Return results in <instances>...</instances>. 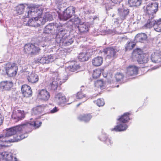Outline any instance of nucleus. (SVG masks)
<instances>
[{
	"mask_svg": "<svg viewBox=\"0 0 161 161\" xmlns=\"http://www.w3.org/2000/svg\"><path fill=\"white\" fill-rule=\"evenodd\" d=\"M36 62L41 64H46L45 55L42 57H39L36 60Z\"/></svg>",
	"mask_w": 161,
	"mask_h": 161,
	"instance_id": "44",
	"label": "nucleus"
},
{
	"mask_svg": "<svg viewBox=\"0 0 161 161\" xmlns=\"http://www.w3.org/2000/svg\"><path fill=\"white\" fill-rule=\"evenodd\" d=\"M96 104L99 107L103 106L105 104L103 99L99 98L96 101Z\"/></svg>",
	"mask_w": 161,
	"mask_h": 161,
	"instance_id": "43",
	"label": "nucleus"
},
{
	"mask_svg": "<svg viewBox=\"0 0 161 161\" xmlns=\"http://www.w3.org/2000/svg\"><path fill=\"white\" fill-rule=\"evenodd\" d=\"M5 134H0V146L5 147L4 143L9 142V140H8Z\"/></svg>",
	"mask_w": 161,
	"mask_h": 161,
	"instance_id": "28",
	"label": "nucleus"
},
{
	"mask_svg": "<svg viewBox=\"0 0 161 161\" xmlns=\"http://www.w3.org/2000/svg\"><path fill=\"white\" fill-rule=\"evenodd\" d=\"M21 91L24 97H28L32 96V91L31 87L26 84L22 86Z\"/></svg>",
	"mask_w": 161,
	"mask_h": 161,
	"instance_id": "13",
	"label": "nucleus"
},
{
	"mask_svg": "<svg viewBox=\"0 0 161 161\" xmlns=\"http://www.w3.org/2000/svg\"><path fill=\"white\" fill-rule=\"evenodd\" d=\"M95 86L98 88H101L103 86V81L101 80L96 81L94 83Z\"/></svg>",
	"mask_w": 161,
	"mask_h": 161,
	"instance_id": "41",
	"label": "nucleus"
},
{
	"mask_svg": "<svg viewBox=\"0 0 161 161\" xmlns=\"http://www.w3.org/2000/svg\"><path fill=\"white\" fill-rule=\"evenodd\" d=\"M152 61L155 63L161 62V52H154L151 56Z\"/></svg>",
	"mask_w": 161,
	"mask_h": 161,
	"instance_id": "19",
	"label": "nucleus"
},
{
	"mask_svg": "<svg viewBox=\"0 0 161 161\" xmlns=\"http://www.w3.org/2000/svg\"><path fill=\"white\" fill-rule=\"evenodd\" d=\"M3 117L1 114H0V125L3 123Z\"/></svg>",
	"mask_w": 161,
	"mask_h": 161,
	"instance_id": "48",
	"label": "nucleus"
},
{
	"mask_svg": "<svg viewBox=\"0 0 161 161\" xmlns=\"http://www.w3.org/2000/svg\"><path fill=\"white\" fill-rule=\"evenodd\" d=\"M128 4L130 7H137L141 5L142 0H128Z\"/></svg>",
	"mask_w": 161,
	"mask_h": 161,
	"instance_id": "26",
	"label": "nucleus"
},
{
	"mask_svg": "<svg viewBox=\"0 0 161 161\" xmlns=\"http://www.w3.org/2000/svg\"><path fill=\"white\" fill-rule=\"evenodd\" d=\"M29 125L21 124L6 129L5 134L8 137L13 136V138L9 140V142H17L25 138V129L27 128Z\"/></svg>",
	"mask_w": 161,
	"mask_h": 161,
	"instance_id": "2",
	"label": "nucleus"
},
{
	"mask_svg": "<svg viewBox=\"0 0 161 161\" xmlns=\"http://www.w3.org/2000/svg\"><path fill=\"white\" fill-rule=\"evenodd\" d=\"M45 108L44 106H39L37 107L35 109V112L37 114H40L43 113Z\"/></svg>",
	"mask_w": 161,
	"mask_h": 161,
	"instance_id": "39",
	"label": "nucleus"
},
{
	"mask_svg": "<svg viewBox=\"0 0 161 161\" xmlns=\"http://www.w3.org/2000/svg\"><path fill=\"white\" fill-rule=\"evenodd\" d=\"M31 49L30 55L31 57L36 54L37 53H38L41 50V49L40 47L35 46V45L33 44L31 45Z\"/></svg>",
	"mask_w": 161,
	"mask_h": 161,
	"instance_id": "30",
	"label": "nucleus"
},
{
	"mask_svg": "<svg viewBox=\"0 0 161 161\" xmlns=\"http://www.w3.org/2000/svg\"><path fill=\"white\" fill-rule=\"evenodd\" d=\"M57 30L58 34L59 36H63L65 34V29L64 26L61 24L58 25L57 26Z\"/></svg>",
	"mask_w": 161,
	"mask_h": 161,
	"instance_id": "29",
	"label": "nucleus"
},
{
	"mask_svg": "<svg viewBox=\"0 0 161 161\" xmlns=\"http://www.w3.org/2000/svg\"><path fill=\"white\" fill-rule=\"evenodd\" d=\"M138 68L135 65H129L127 68L126 74L129 76H132L138 74Z\"/></svg>",
	"mask_w": 161,
	"mask_h": 161,
	"instance_id": "15",
	"label": "nucleus"
},
{
	"mask_svg": "<svg viewBox=\"0 0 161 161\" xmlns=\"http://www.w3.org/2000/svg\"><path fill=\"white\" fill-rule=\"evenodd\" d=\"M4 68L6 74L8 77H14L17 73L18 67L16 63L8 62L5 64Z\"/></svg>",
	"mask_w": 161,
	"mask_h": 161,
	"instance_id": "5",
	"label": "nucleus"
},
{
	"mask_svg": "<svg viewBox=\"0 0 161 161\" xmlns=\"http://www.w3.org/2000/svg\"><path fill=\"white\" fill-rule=\"evenodd\" d=\"M136 45V43L133 42H128L125 46L126 51L131 50L135 47Z\"/></svg>",
	"mask_w": 161,
	"mask_h": 161,
	"instance_id": "33",
	"label": "nucleus"
},
{
	"mask_svg": "<svg viewBox=\"0 0 161 161\" xmlns=\"http://www.w3.org/2000/svg\"><path fill=\"white\" fill-rule=\"evenodd\" d=\"M73 42L72 38L69 39L68 38L64 39L63 37L60 40L59 43L60 46H68L70 45Z\"/></svg>",
	"mask_w": 161,
	"mask_h": 161,
	"instance_id": "23",
	"label": "nucleus"
},
{
	"mask_svg": "<svg viewBox=\"0 0 161 161\" xmlns=\"http://www.w3.org/2000/svg\"><path fill=\"white\" fill-rule=\"evenodd\" d=\"M147 38V35L145 33H141L137 34L135 37V40L137 42H143Z\"/></svg>",
	"mask_w": 161,
	"mask_h": 161,
	"instance_id": "24",
	"label": "nucleus"
},
{
	"mask_svg": "<svg viewBox=\"0 0 161 161\" xmlns=\"http://www.w3.org/2000/svg\"><path fill=\"white\" fill-rule=\"evenodd\" d=\"M26 78L28 81L31 84L36 83L39 80L38 75L34 73H31L28 75Z\"/></svg>",
	"mask_w": 161,
	"mask_h": 161,
	"instance_id": "18",
	"label": "nucleus"
},
{
	"mask_svg": "<svg viewBox=\"0 0 161 161\" xmlns=\"http://www.w3.org/2000/svg\"><path fill=\"white\" fill-rule=\"evenodd\" d=\"M45 58L46 64H49L54 61L58 58V57L56 54H50L45 55Z\"/></svg>",
	"mask_w": 161,
	"mask_h": 161,
	"instance_id": "22",
	"label": "nucleus"
},
{
	"mask_svg": "<svg viewBox=\"0 0 161 161\" xmlns=\"http://www.w3.org/2000/svg\"><path fill=\"white\" fill-rule=\"evenodd\" d=\"M158 3L157 2L149 3L147 4L145 11L148 14H156L158 10Z\"/></svg>",
	"mask_w": 161,
	"mask_h": 161,
	"instance_id": "8",
	"label": "nucleus"
},
{
	"mask_svg": "<svg viewBox=\"0 0 161 161\" xmlns=\"http://www.w3.org/2000/svg\"><path fill=\"white\" fill-rule=\"evenodd\" d=\"M78 58L81 62L87 61L89 59V57L87 53H82L79 54Z\"/></svg>",
	"mask_w": 161,
	"mask_h": 161,
	"instance_id": "32",
	"label": "nucleus"
},
{
	"mask_svg": "<svg viewBox=\"0 0 161 161\" xmlns=\"http://www.w3.org/2000/svg\"><path fill=\"white\" fill-rule=\"evenodd\" d=\"M118 51L115 47H108L103 49V52L106 55V57L109 59H113L116 57Z\"/></svg>",
	"mask_w": 161,
	"mask_h": 161,
	"instance_id": "10",
	"label": "nucleus"
},
{
	"mask_svg": "<svg viewBox=\"0 0 161 161\" xmlns=\"http://www.w3.org/2000/svg\"><path fill=\"white\" fill-rule=\"evenodd\" d=\"M54 25L53 24L50 23L47 25L45 28L44 31L47 33H49L54 29Z\"/></svg>",
	"mask_w": 161,
	"mask_h": 161,
	"instance_id": "37",
	"label": "nucleus"
},
{
	"mask_svg": "<svg viewBox=\"0 0 161 161\" xmlns=\"http://www.w3.org/2000/svg\"><path fill=\"white\" fill-rule=\"evenodd\" d=\"M25 117V112L23 110L16 109L13 110L11 115V119L14 122H17L21 120Z\"/></svg>",
	"mask_w": 161,
	"mask_h": 161,
	"instance_id": "9",
	"label": "nucleus"
},
{
	"mask_svg": "<svg viewBox=\"0 0 161 161\" xmlns=\"http://www.w3.org/2000/svg\"><path fill=\"white\" fill-rule=\"evenodd\" d=\"M119 86V85H118V86H117V87H118Z\"/></svg>",
	"mask_w": 161,
	"mask_h": 161,
	"instance_id": "50",
	"label": "nucleus"
},
{
	"mask_svg": "<svg viewBox=\"0 0 161 161\" xmlns=\"http://www.w3.org/2000/svg\"><path fill=\"white\" fill-rule=\"evenodd\" d=\"M58 110L57 107H55L52 110H51L50 112L51 113H54L57 112Z\"/></svg>",
	"mask_w": 161,
	"mask_h": 161,
	"instance_id": "46",
	"label": "nucleus"
},
{
	"mask_svg": "<svg viewBox=\"0 0 161 161\" xmlns=\"http://www.w3.org/2000/svg\"><path fill=\"white\" fill-rule=\"evenodd\" d=\"M105 139L104 141L105 142V144L108 146V147H110L112 145L113 143V141L109 138L105 136H102L101 139Z\"/></svg>",
	"mask_w": 161,
	"mask_h": 161,
	"instance_id": "38",
	"label": "nucleus"
},
{
	"mask_svg": "<svg viewBox=\"0 0 161 161\" xmlns=\"http://www.w3.org/2000/svg\"><path fill=\"white\" fill-rule=\"evenodd\" d=\"M13 161H18V160L17 158L16 157H15L14 158V160Z\"/></svg>",
	"mask_w": 161,
	"mask_h": 161,
	"instance_id": "49",
	"label": "nucleus"
},
{
	"mask_svg": "<svg viewBox=\"0 0 161 161\" xmlns=\"http://www.w3.org/2000/svg\"><path fill=\"white\" fill-rule=\"evenodd\" d=\"M58 86V82L55 80L53 81L51 84L52 90H56Z\"/></svg>",
	"mask_w": 161,
	"mask_h": 161,
	"instance_id": "42",
	"label": "nucleus"
},
{
	"mask_svg": "<svg viewBox=\"0 0 161 161\" xmlns=\"http://www.w3.org/2000/svg\"><path fill=\"white\" fill-rule=\"evenodd\" d=\"M86 95L85 94H84L82 92H78L77 94L76 95V98L77 99H81L86 97Z\"/></svg>",
	"mask_w": 161,
	"mask_h": 161,
	"instance_id": "45",
	"label": "nucleus"
},
{
	"mask_svg": "<svg viewBox=\"0 0 161 161\" xmlns=\"http://www.w3.org/2000/svg\"><path fill=\"white\" fill-rule=\"evenodd\" d=\"M112 2L115 4L119 3L122 0H111Z\"/></svg>",
	"mask_w": 161,
	"mask_h": 161,
	"instance_id": "47",
	"label": "nucleus"
},
{
	"mask_svg": "<svg viewBox=\"0 0 161 161\" xmlns=\"http://www.w3.org/2000/svg\"><path fill=\"white\" fill-rule=\"evenodd\" d=\"M92 118L90 114H84L80 115L78 117V119L80 121H84L85 122H88Z\"/></svg>",
	"mask_w": 161,
	"mask_h": 161,
	"instance_id": "21",
	"label": "nucleus"
},
{
	"mask_svg": "<svg viewBox=\"0 0 161 161\" xmlns=\"http://www.w3.org/2000/svg\"><path fill=\"white\" fill-rule=\"evenodd\" d=\"M38 97L41 101L46 102L50 99V95L49 92L47 90L42 89L39 91Z\"/></svg>",
	"mask_w": 161,
	"mask_h": 161,
	"instance_id": "11",
	"label": "nucleus"
},
{
	"mask_svg": "<svg viewBox=\"0 0 161 161\" xmlns=\"http://www.w3.org/2000/svg\"><path fill=\"white\" fill-rule=\"evenodd\" d=\"M149 54L148 53H144L141 48H136L133 51L131 58L133 60H136L138 63L143 64L147 63L149 59Z\"/></svg>",
	"mask_w": 161,
	"mask_h": 161,
	"instance_id": "3",
	"label": "nucleus"
},
{
	"mask_svg": "<svg viewBox=\"0 0 161 161\" xmlns=\"http://www.w3.org/2000/svg\"><path fill=\"white\" fill-rule=\"evenodd\" d=\"M153 17L148 19L146 24V26L148 28L153 27L154 30L157 32H161V18L154 20Z\"/></svg>",
	"mask_w": 161,
	"mask_h": 161,
	"instance_id": "7",
	"label": "nucleus"
},
{
	"mask_svg": "<svg viewBox=\"0 0 161 161\" xmlns=\"http://www.w3.org/2000/svg\"><path fill=\"white\" fill-rule=\"evenodd\" d=\"M42 124V122L39 121L38 120H36V121H33L31 122V123H25L23 124V125H30L26 129H25V133H26V134H27L30 132H31L32 129V126L34 127L35 128H37L40 127Z\"/></svg>",
	"mask_w": 161,
	"mask_h": 161,
	"instance_id": "12",
	"label": "nucleus"
},
{
	"mask_svg": "<svg viewBox=\"0 0 161 161\" xmlns=\"http://www.w3.org/2000/svg\"><path fill=\"white\" fill-rule=\"evenodd\" d=\"M102 70L103 71V69L100 68H98L94 70L92 74L93 78L96 79L99 78L101 75Z\"/></svg>",
	"mask_w": 161,
	"mask_h": 161,
	"instance_id": "27",
	"label": "nucleus"
},
{
	"mask_svg": "<svg viewBox=\"0 0 161 161\" xmlns=\"http://www.w3.org/2000/svg\"><path fill=\"white\" fill-rule=\"evenodd\" d=\"M79 30L81 33H85L88 31V26L84 24H80L78 26Z\"/></svg>",
	"mask_w": 161,
	"mask_h": 161,
	"instance_id": "34",
	"label": "nucleus"
},
{
	"mask_svg": "<svg viewBox=\"0 0 161 161\" xmlns=\"http://www.w3.org/2000/svg\"><path fill=\"white\" fill-rule=\"evenodd\" d=\"M118 11L120 16L124 18H125V17L129 13V10L128 9L122 10V9H119Z\"/></svg>",
	"mask_w": 161,
	"mask_h": 161,
	"instance_id": "36",
	"label": "nucleus"
},
{
	"mask_svg": "<svg viewBox=\"0 0 161 161\" xmlns=\"http://www.w3.org/2000/svg\"><path fill=\"white\" fill-rule=\"evenodd\" d=\"M28 11L26 12L24 19L36 16L30 19L25 25L30 27H38L41 25H43L46 22V19L41 16L42 15L43 8L36 5H32L28 7Z\"/></svg>",
	"mask_w": 161,
	"mask_h": 161,
	"instance_id": "1",
	"label": "nucleus"
},
{
	"mask_svg": "<svg viewBox=\"0 0 161 161\" xmlns=\"http://www.w3.org/2000/svg\"><path fill=\"white\" fill-rule=\"evenodd\" d=\"M13 86V83L9 81H3L0 83V87L4 90H9Z\"/></svg>",
	"mask_w": 161,
	"mask_h": 161,
	"instance_id": "17",
	"label": "nucleus"
},
{
	"mask_svg": "<svg viewBox=\"0 0 161 161\" xmlns=\"http://www.w3.org/2000/svg\"><path fill=\"white\" fill-rule=\"evenodd\" d=\"M103 58L102 57L97 56L94 58L92 61V65L95 67L101 66L103 63Z\"/></svg>",
	"mask_w": 161,
	"mask_h": 161,
	"instance_id": "20",
	"label": "nucleus"
},
{
	"mask_svg": "<svg viewBox=\"0 0 161 161\" xmlns=\"http://www.w3.org/2000/svg\"><path fill=\"white\" fill-rule=\"evenodd\" d=\"M80 66L76 62L73 61L70 63V64L67 67L66 70L68 72H77L80 69Z\"/></svg>",
	"mask_w": 161,
	"mask_h": 161,
	"instance_id": "14",
	"label": "nucleus"
},
{
	"mask_svg": "<svg viewBox=\"0 0 161 161\" xmlns=\"http://www.w3.org/2000/svg\"><path fill=\"white\" fill-rule=\"evenodd\" d=\"M32 43H28L25 44L24 46V50L26 53L30 55Z\"/></svg>",
	"mask_w": 161,
	"mask_h": 161,
	"instance_id": "35",
	"label": "nucleus"
},
{
	"mask_svg": "<svg viewBox=\"0 0 161 161\" xmlns=\"http://www.w3.org/2000/svg\"><path fill=\"white\" fill-rule=\"evenodd\" d=\"M25 6L24 4H20L18 5L16 8V13L19 15L23 14L25 10Z\"/></svg>",
	"mask_w": 161,
	"mask_h": 161,
	"instance_id": "31",
	"label": "nucleus"
},
{
	"mask_svg": "<svg viewBox=\"0 0 161 161\" xmlns=\"http://www.w3.org/2000/svg\"><path fill=\"white\" fill-rule=\"evenodd\" d=\"M12 158V156L9 154L7 152L0 153V161L1 160L5 159L9 161Z\"/></svg>",
	"mask_w": 161,
	"mask_h": 161,
	"instance_id": "25",
	"label": "nucleus"
},
{
	"mask_svg": "<svg viewBox=\"0 0 161 161\" xmlns=\"http://www.w3.org/2000/svg\"><path fill=\"white\" fill-rule=\"evenodd\" d=\"M55 100L59 105L63 104L67 102L66 97L61 93H58L56 95Z\"/></svg>",
	"mask_w": 161,
	"mask_h": 161,
	"instance_id": "16",
	"label": "nucleus"
},
{
	"mask_svg": "<svg viewBox=\"0 0 161 161\" xmlns=\"http://www.w3.org/2000/svg\"><path fill=\"white\" fill-rule=\"evenodd\" d=\"M115 77L117 81H121L123 80L124 78V76L122 73H119L115 74Z\"/></svg>",
	"mask_w": 161,
	"mask_h": 161,
	"instance_id": "40",
	"label": "nucleus"
},
{
	"mask_svg": "<svg viewBox=\"0 0 161 161\" xmlns=\"http://www.w3.org/2000/svg\"><path fill=\"white\" fill-rule=\"evenodd\" d=\"M75 8L73 6L67 8L63 12V14H58V17L61 20L66 21L71 18L75 13Z\"/></svg>",
	"mask_w": 161,
	"mask_h": 161,
	"instance_id": "6",
	"label": "nucleus"
},
{
	"mask_svg": "<svg viewBox=\"0 0 161 161\" xmlns=\"http://www.w3.org/2000/svg\"><path fill=\"white\" fill-rule=\"evenodd\" d=\"M130 114L127 112L125 113L118 119L120 123L118 124L114 128L111 129L112 131H121L125 130L128 128V125L125 124L130 120Z\"/></svg>",
	"mask_w": 161,
	"mask_h": 161,
	"instance_id": "4",
	"label": "nucleus"
}]
</instances>
